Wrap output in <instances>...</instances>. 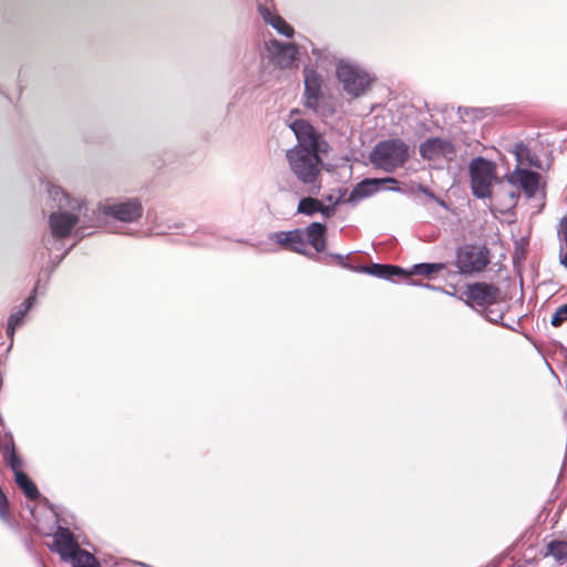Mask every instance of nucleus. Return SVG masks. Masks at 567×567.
<instances>
[{"label":"nucleus","instance_id":"obj_1","mask_svg":"<svg viewBox=\"0 0 567 567\" xmlns=\"http://www.w3.org/2000/svg\"><path fill=\"white\" fill-rule=\"evenodd\" d=\"M289 127L297 140V144L286 152L289 168L309 194L317 195L321 188L322 158L320 154L328 153L329 144L306 120H293Z\"/></svg>","mask_w":567,"mask_h":567},{"label":"nucleus","instance_id":"obj_2","mask_svg":"<svg viewBox=\"0 0 567 567\" xmlns=\"http://www.w3.org/2000/svg\"><path fill=\"white\" fill-rule=\"evenodd\" d=\"M47 192L58 207V212H53L49 216L51 234L58 239L66 238L80 221V217L75 212L82 210L83 200L71 197L61 187L55 185H49Z\"/></svg>","mask_w":567,"mask_h":567},{"label":"nucleus","instance_id":"obj_3","mask_svg":"<svg viewBox=\"0 0 567 567\" xmlns=\"http://www.w3.org/2000/svg\"><path fill=\"white\" fill-rule=\"evenodd\" d=\"M408 158V144L395 138L378 142L369 155L373 167L385 173H393L396 168L402 167Z\"/></svg>","mask_w":567,"mask_h":567},{"label":"nucleus","instance_id":"obj_4","mask_svg":"<svg viewBox=\"0 0 567 567\" xmlns=\"http://www.w3.org/2000/svg\"><path fill=\"white\" fill-rule=\"evenodd\" d=\"M472 193L476 198L485 199L492 196V184L496 178V164L485 157L477 156L470 162Z\"/></svg>","mask_w":567,"mask_h":567},{"label":"nucleus","instance_id":"obj_5","mask_svg":"<svg viewBox=\"0 0 567 567\" xmlns=\"http://www.w3.org/2000/svg\"><path fill=\"white\" fill-rule=\"evenodd\" d=\"M336 74L342 83L344 92L352 97H359L364 94L372 81L368 72L346 60L338 62Z\"/></svg>","mask_w":567,"mask_h":567},{"label":"nucleus","instance_id":"obj_6","mask_svg":"<svg viewBox=\"0 0 567 567\" xmlns=\"http://www.w3.org/2000/svg\"><path fill=\"white\" fill-rule=\"evenodd\" d=\"M470 308H485L495 305L501 298V289L494 284L476 281L467 284L465 291L457 297Z\"/></svg>","mask_w":567,"mask_h":567},{"label":"nucleus","instance_id":"obj_7","mask_svg":"<svg viewBox=\"0 0 567 567\" xmlns=\"http://www.w3.org/2000/svg\"><path fill=\"white\" fill-rule=\"evenodd\" d=\"M99 209L105 216H110L121 223L132 224L143 216V206L137 198L120 202H106L99 205Z\"/></svg>","mask_w":567,"mask_h":567},{"label":"nucleus","instance_id":"obj_8","mask_svg":"<svg viewBox=\"0 0 567 567\" xmlns=\"http://www.w3.org/2000/svg\"><path fill=\"white\" fill-rule=\"evenodd\" d=\"M456 267L462 275H472L483 271L489 264L488 249L461 247L456 251Z\"/></svg>","mask_w":567,"mask_h":567},{"label":"nucleus","instance_id":"obj_9","mask_svg":"<svg viewBox=\"0 0 567 567\" xmlns=\"http://www.w3.org/2000/svg\"><path fill=\"white\" fill-rule=\"evenodd\" d=\"M420 155L423 159L427 161H436L443 158L446 162H452L456 157V150L454 145L447 140L431 137L421 143Z\"/></svg>","mask_w":567,"mask_h":567},{"label":"nucleus","instance_id":"obj_10","mask_svg":"<svg viewBox=\"0 0 567 567\" xmlns=\"http://www.w3.org/2000/svg\"><path fill=\"white\" fill-rule=\"evenodd\" d=\"M80 548L73 533L66 527L59 526L53 534V547L63 560H68Z\"/></svg>","mask_w":567,"mask_h":567},{"label":"nucleus","instance_id":"obj_11","mask_svg":"<svg viewBox=\"0 0 567 567\" xmlns=\"http://www.w3.org/2000/svg\"><path fill=\"white\" fill-rule=\"evenodd\" d=\"M508 181L512 185H519L528 197H533L538 189L539 174L516 167Z\"/></svg>","mask_w":567,"mask_h":567},{"label":"nucleus","instance_id":"obj_12","mask_svg":"<svg viewBox=\"0 0 567 567\" xmlns=\"http://www.w3.org/2000/svg\"><path fill=\"white\" fill-rule=\"evenodd\" d=\"M352 270L368 274L370 276L386 280H392L393 277H403L408 272L406 269L399 266L377 262H373L371 265L359 266L357 268H352Z\"/></svg>","mask_w":567,"mask_h":567},{"label":"nucleus","instance_id":"obj_13","mask_svg":"<svg viewBox=\"0 0 567 567\" xmlns=\"http://www.w3.org/2000/svg\"><path fill=\"white\" fill-rule=\"evenodd\" d=\"M305 106L317 111L321 93V80L312 70H305Z\"/></svg>","mask_w":567,"mask_h":567},{"label":"nucleus","instance_id":"obj_14","mask_svg":"<svg viewBox=\"0 0 567 567\" xmlns=\"http://www.w3.org/2000/svg\"><path fill=\"white\" fill-rule=\"evenodd\" d=\"M272 48V60L280 69L290 68L297 56V49L292 43H284L277 40L270 42Z\"/></svg>","mask_w":567,"mask_h":567},{"label":"nucleus","instance_id":"obj_15","mask_svg":"<svg viewBox=\"0 0 567 567\" xmlns=\"http://www.w3.org/2000/svg\"><path fill=\"white\" fill-rule=\"evenodd\" d=\"M398 184L394 177L365 178L360 182L351 192L350 199H362L378 192L382 184Z\"/></svg>","mask_w":567,"mask_h":567},{"label":"nucleus","instance_id":"obj_16","mask_svg":"<svg viewBox=\"0 0 567 567\" xmlns=\"http://www.w3.org/2000/svg\"><path fill=\"white\" fill-rule=\"evenodd\" d=\"M258 13L262 18V20L271 25L279 34L286 37V38H292L293 37V28L288 24L282 17H280L277 13H274L270 8H268L265 4L259 3L258 4Z\"/></svg>","mask_w":567,"mask_h":567},{"label":"nucleus","instance_id":"obj_17","mask_svg":"<svg viewBox=\"0 0 567 567\" xmlns=\"http://www.w3.org/2000/svg\"><path fill=\"white\" fill-rule=\"evenodd\" d=\"M302 231H305L306 244H310L317 252H322L326 249L327 227L324 224L313 221Z\"/></svg>","mask_w":567,"mask_h":567},{"label":"nucleus","instance_id":"obj_18","mask_svg":"<svg viewBox=\"0 0 567 567\" xmlns=\"http://www.w3.org/2000/svg\"><path fill=\"white\" fill-rule=\"evenodd\" d=\"M34 300H35V289L33 290L32 295L29 296L20 305V308L9 317L8 326H7V334L10 339L13 338V334H14L17 328H19L23 323L24 317L28 313V311L33 307Z\"/></svg>","mask_w":567,"mask_h":567},{"label":"nucleus","instance_id":"obj_19","mask_svg":"<svg viewBox=\"0 0 567 567\" xmlns=\"http://www.w3.org/2000/svg\"><path fill=\"white\" fill-rule=\"evenodd\" d=\"M16 483L27 498L34 501L40 497V492L29 475L24 472H17Z\"/></svg>","mask_w":567,"mask_h":567},{"label":"nucleus","instance_id":"obj_20","mask_svg":"<svg viewBox=\"0 0 567 567\" xmlns=\"http://www.w3.org/2000/svg\"><path fill=\"white\" fill-rule=\"evenodd\" d=\"M445 268L442 262H421L412 266L411 269H406L408 272L404 277L412 275H419L430 278L433 274L439 272Z\"/></svg>","mask_w":567,"mask_h":567},{"label":"nucleus","instance_id":"obj_21","mask_svg":"<svg viewBox=\"0 0 567 567\" xmlns=\"http://www.w3.org/2000/svg\"><path fill=\"white\" fill-rule=\"evenodd\" d=\"M68 560L73 567H101L96 558L82 548H79Z\"/></svg>","mask_w":567,"mask_h":567},{"label":"nucleus","instance_id":"obj_22","mask_svg":"<svg viewBox=\"0 0 567 567\" xmlns=\"http://www.w3.org/2000/svg\"><path fill=\"white\" fill-rule=\"evenodd\" d=\"M547 555L553 556L557 563L564 564L567 560V542L551 540L547 545Z\"/></svg>","mask_w":567,"mask_h":567},{"label":"nucleus","instance_id":"obj_23","mask_svg":"<svg viewBox=\"0 0 567 567\" xmlns=\"http://www.w3.org/2000/svg\"><path fill=\"white\" fill-rule=\"evenodd\" d=\"M321 207V202L312 196L299 200L297 212L307 216H313Z\"/></svg>","mask_w":567,"mask_h":567},{"label":"nucleus","instance_id":"obj_24","mask_svg":"<svg viewBox=\"0 0 567 567\" xmlns=\"http://www.w3.org/2000/svg\"><path fill=\"white\" fill-rule=\"evenodd\" d=\"M80 213L83 216V224L85 227H100L102 225L101 215H103V213L99 209V206L92 210H89L85 203L83 202V207Z\"/></svg>","mask_w":567,"mask_h":567},{"label":"nucleus","instance_id":"obj_25","mask_svg":"<svg viewBox=\"0 0 567 567\" xmlns=\"http://www.w3.org/2000/svg\"><path fill=\"white\" fill-rule=\"evenodd\" d=\"M291 234V240H289V249L298 252V254H306V238H305V231L302 229L297 228L293 230H290Z\"/></svg>","mask_w":567,"mask_h":567},{"label":"nucleus","instance_id":"obj_26","mask_svg":"<svg viewBox=\"0 0 567 567\" xmlns=\"http://www.w3.org/2000/svg\"><path fill=\"white\" fill-rule=\"evenodd\" d=\"M558 236L566 245V251L560 255V264L567 268V217L561 218L559 223Z\"/></svg>","mask_w":567,"mask_h":567},{"label":"nucleus","instance_id":"obj_27","mask_svg":"<svg viewBox=\"0 0 567 567\" xmlns=\"http://www.w3.org/2000/svg\"><path fill=\"white\" fill-rule=\"evenodd\" d=\"M567 320V303L559 307L553 315L550 323L554 327H559Z\"/></svg>","mask_w":567,"mask_h":567},{"label":"nucleus","instance_id":"obj_28","mask_svg":"<svg viewBox=\"0 0 567 567\" xmlns=\"http://www.w3.org/2000/svg\"><path fill=\"white\" fill-rule=\"evenodd\" d=\"M290 236V231H277L271 234L270 239H272L276 244L288 248L289 240H291Z\"/></svg>","mask_w":567,"mask_h":567},{"label":"nucleus","instance_id":"obj_29","mask_svg":"<svg viewBox=\"0 0 567 567\" xmlns=\"http://www.w3.org/2000/svg\"><path fill=\"white\" fill-rule=\"evenodd\" d=\"M0 450L3 457H7V454H9L11 451H16L13 437L11 434L8 435L6 441L0 443Z\"/></svg>","mask_w":567,"mask_h":567},{"label":"nucleus","instance_id":"obj_30","mask_svg":"<svg viewBox=\"0 0 567 567\" xmlns=\"http://www.w3.org/2000/svg\"><path fill=\"white\" fill-rule=\"evenodd\" d=\"M528 147L524 143H516L514 145V154L518 162H520L525 155H528Z\"/></svg>","mask_w":567,"mask_h":567},{"label":"nucleus","instance_id":"obj_31","mask_svg":"<svg viewBox=\"0 0 567 567\" xmlns=\"http://www.w3.org/2000/svg\"><path fill=\"white\" fill-rule=\"evenodd\" d=\"M485 318L487 321L489 322H493V323H498L502 319H503V315L499 313V312H496V311H493V310H489L486 315H485Z\"/></svg>","mask_w":567,"mask_h":567},{"label":"nucleus","instance_id":"obj_32","mask_svg":"<svg viewBox=\"0 0 567 567\" xmlns=\"http://www.w3.org/2000/svg\"><path fill=\"white\" fill-rule=\"evenodd\" d=\"M409 285H412V286H422L426 289H430V290H434V291H441V292H445V289L444 288H441V287H435L433 285H430V284H421V282H417L415 280H409L408 282Z\"/></svg>","mask_w":567,"mask_h":567},{"label":"nucleus","instance_id":"obj_33","mask_svg":"<svg viewBox=\"0 0 567 567\" xmlns=\"http://www.w3.org/2000/svg\"><path fill=\"white\" fill-rule=\"evenodd\" d=\"M7 464H8V465L10 466V468L13 471L14 476H17V472H22V471L20 470V468H21V466H22V462H21V460H20V457H19V456H17L16 458H13L12 461H9Z\"/></svg>","mask_w":567,"mask_h":567},{"label":"nucleus","instance_id":"obj_34","mask_svg":"<svg viewBox=\"0 0 567 567\" xmlns=\"http://www.w3.org/2000/svg\"><path fill=\"white\" fill-rule=\"evenodd\" d=\"M318 213H320L322 216L329 218L334 214V208L331 206H326L321 203V207L318 210Z\"/></svg>","mask_w":567,"mask_h":567},{"label":"nucleus","instance_id":"obj_35","mask_svg":"<svg viewBox=\"0 0 567 567\" xmlns=\"http://www.w3.org/2000/svg\"><path fill=\"white\" fill-rule=\"evenodd\" d=\"M330 256H331L332 258L337 259V260L341 264V266H342V267H344V268H349V269H351V270H352V268H353V267H351L350 265H348L347 262H344V258L347 257V255H346V256H343V255H341V254H331Z\"/></svg>","mask_w":567,"mask_h":567},{"label":"nucleus","instance_id":"obj_36","mask_svg":"<svg viewBox=\"0 0 567 567\" xmlns=\"http://www.w3.org/2000/svg\"><path fill=\"white\" fill-rule=\"evenodd\" d=\"M419 189L432 200L436 197V195L425 186L420 185Z\"/></svg>","mask_w":567,"mask_h":567},{"label":"nucleus","instance_id":"obj_37","mask_svg":"<svg viewBox=\"0 0 567 567\" xmlns=\"http://www.w3.org/2000/svg\"><path fill=\"white\" fill-rule=\"evenodd\" d=\"M17 456H18L17 451H14V452L11 451L9 454H7V457H3V460L6 463H8L9 461H12Z\"/></svg>","mask_w":567,"mask_h":567},{"label":"nucleus","instance_id":"obj_38","mask_svg":"<svg viewBox=\"0 0 567 567\" xmlns=\"http://www.w3.org/2000/svg\"><path fill=\"white\" fill-rule=\"evenodd\" d=\"M433 200H435L441 207L449 209V205L446 204V202L441 199L440 197L436 196Z\"/></svg>","mask_w":567,"mask_h":567},{"label":"nucleus","instance_id":"obj_39","mask_svg":"<svg viewBox=\"0 0 567 567\" xmlns=\"http://www.w3.org/2000/svg\"><path fill=\"white\" fill-rule=\"evenodd\" d=\"M389 189L392 192H401V188L398 186H391V187H389Z\"/></svg>","mask_w":567,"mask_h":567},{"label":"nucleus","instance_id":"obj_40","mask_svg":"<svg viewBox=\"0 0 567 567\" xmlns=\"http://www.w3.org/2000/svg\"><path fill=\"white\" fill-rule=\"evenodd\" d=\"M509 196H511V198H512L513 200H515V199H516V195H515V193L511 192V193H509Z\"/></svg>","mask_w":567,"mask_h":567},{"label":"nucleus","instance_id":"obj_41","mask_svg":"<svg viewBox=\"0 0 567 567\" xmlns=\"http://www.w3.org/2000/svg\"><path fill=\"white\" fill-rule=\"evenodd\" d=\"M444 293L450 295V296H454V295H453V291H450V292H449V291H446V290H445V292H444Z\"/></svg>","mask_w":567,"mask_h":567}]
</instances>
